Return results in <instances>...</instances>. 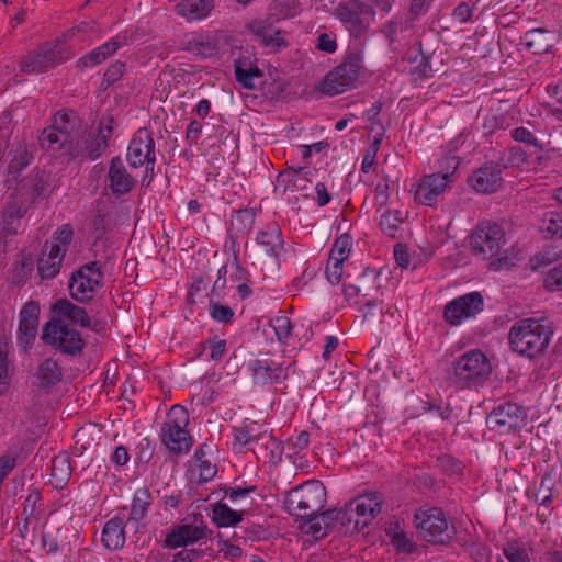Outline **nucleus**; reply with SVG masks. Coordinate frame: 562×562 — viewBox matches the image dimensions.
Wrapping results in <instances>:
<instances>
[{"label": "nucleus", "instance_id": "nucleus-23", "mask_svg": "<svg viewBox=\"0 0 562 562\" xmlns=\"http://www.w3.org/2000/svg\"><path fill=\"white\" fill-rule=\"evenodd\" d=\"M333 509H327L300 519L297 522L302 533L313 537L319 541L333 532H337V527L333 518Z\"/></svg>", "mask_w": 562, "mask_h": 562}, {"label": "nucleus", "instance_id": "nucleus-64", "mask_svg": "<svg viewBox=\"0 0 562 562\" xmlns=\"http://www.w3.org/2000/svg\"><path fill=\"white\" fill-rule=\"evenodd\" d=\"M209 285V281L204 276H193L191 286L188 291V301L191 304H195V297L199 296L202 292L206 291Z\"/></svg>", "mask_w": 562, "mask_h": 562}, {"label": "nucleus", "instance_id": "nucleus-55", "mask_svg": "<svg viewBox=\"0 0 562 562\" xmlns=\"http://www.w3.org/2000/svg\"><path fill=\"white\" fill-rule=\"evenodd\" d=\"M33 271V262L31 258H22L16 261L12 271V280L15 284L26 282Z\"/></svg>", "mask_w": 562, "mask_h": 562}, {"label": "nucleus", "instance_id": "nucleus-27", "mask_svg": "<svg viewBox=\"0 0 562 562\" xmlns=\"http://www.w3.org/2000/svg\"><path fill=\"white\" fill-rule=\"evenodd\" d=\"M102 285L103 279L77 270L71 273L68 283L71 297L80 303L90 302L94 292Z\"/></svg>", "mask_w": 562, "mask_h": 562}, {"label": "nucleus", "instance_id": "nucleus-37", "mask_svg": "<svg viewBox=\"0 0 562 562\" xmlns=\"http://www.w3.org/2000/svg\"><path fill=\"white\" fill-rule=\"evenodd\" d=\"M214 9V0H182L176 5L179 15L189 21L202 20Z\"/></svg>", "mask_w": 562, "mask_h": 562}, {"label": "nucleus", "instance_id": "nucleus-22", "mask_svg": "<svg viewBox=\"0 0 562 562\" xmlns=\"http://www.w3.org/2000/svg\"><path fill=\"white\" fill-rule=\"evenodd\" d=\"M502 172L499 164L486 162L473 171L468 183L479 193H493L502 187Z\"/></svg>", "mask_w": 562, "mask_h": 562}, {"label": "nucleus", "instance_id": "nucleus-11", "mask_svg": "<svg viewBox=\"0 0 562 562\" xmlns=\"http://www.w3.org/2000/svg\"><path fill=\"white\" fill-rule=\"evenodd\" d=\"M50 172L38 167L20 179L14 191L9 195L20 204L32 207L37 201L50 194Z\"/></svg>", "mask_w": 562, "mask_h": 562}, {"label": "nucleus", "instance_id": "nucleus-45", "mask_svg": "<svg viewBox=\"0 0 562 562\" xmlns=\"http://www.w3.org/2000/svg\"><path fill=\"white\" fill-rule=\"evenodd\" d=\"M436 467L448 476H460L465 468L461 460L447 453L437 457Z\"/></svg>", "mask_w": 562, "mask_h": 562}, {"label": "nucleus", "instance_id": "nucleus-18", "mask_svg": "<svg viewBox=\"0 0 562 562\" xmlns=\"http://www.w3.org/2000/svg\"><path fill=\"white\" fill-rule=\"evenodd\" d=\"M41 307L37 301H27L19 313L18 345L23 351H27L34 344L38 324Z\"/></svg>", "mask_w": 562, "mask_h": 562}, {"label": "nucleus", "instance_id": "nucleus-58", "mask_svg": "<svg viewBox=\"0 0 562 562\" xmlns=\"http://www.w3.org/2000/svg\"><path fill=\"white\" fill-rule=\"evenodd\" d=\"M271 326L279 341H284L291 334L292 324L286 316H277L271 319Z\"/></svg>", "mask_w": 562, "mask_h": 562}, {"label": "nucleus", "instance_id": "nucleus-42", "mask_svg": "<svg viewBox=\"0 0 562 562\" xmlns=\"http://www.w3.org/2000/svg\"><path fill=\"white\" fill-rule=\"evenodd\" d=\"M540 231L546 238H562V212H546L541 220Z\"/></svg>", "mask_w": 562, "mask_h": 562}, {"label": "nucleus", "instance_id": "nucleus-15", "mask_svg": "<svg viewBox=\"0 0 562 562\" xmlns=\"http://www.w3.org/2000/svg\"><path fill=\"white\" fill-rule=\"evenodd\" d=\"M210 535L211 530L203 519L195 516L191 521L183 519L180 524L173 526L166 536L164 547L168 549L187 547L206 539Z\"/></svg>", "mask_w": 562, "mask_h": 562}, {"label": "nucleus", "instance_id": "nucleus-7", "mask_svg": "<svg viewBox=\"0 0 562 562\" xmlns=\"http://www.w3.org/2000/svg\"><path fill=\"white\" fill-rule=\"evenodd\" d=\"M414 522L418 535L429 543L448 544L456 536V527L439 507L416 510Z\"/></svg>", "mask_w": 562, "mask_h": 562}, {"label": "nucleus", "instance_id": "nucleus-50", "mask_svg": "<svg viewBox=\"0 0 562 562\" xmlns=\"http://www.w3.org/2000/svg\"><path fill=\"white\" fill-rule=\"evenodd\" d=\"M352 238L348 233L341 234L338 236L330 249L329 257H336L337 259H341L345 261L348 259L351 252Z\"/></svg>", "mask_w": 562, "mask_h": 562}, {"label": "nucleus", "instance_id": "nucleus-31", "mask_svg": "<svg viewBox=\"0 0 562 562\" xmlns=\"http://www.w3.org/2000/svg\"><path fill=\"white\" fill-rule=\"evenodd\" d=\"M52 318H59L66 322V319L70 321L72 324L80 325L81 327H90L91 318L88 315L87 311L71 303L67 299H59L54 304H52Z\"/></svg>", "mask_w": 562, "mask_h": 562}, {"label": "nucleus", "instance_id": "nucleus-38", "mask_svg": "<svg viewBox=\"0 0 562 562\" xmlns=\"http://www.w3.org/2000/svg\"><path fill=\"white\" fill-rule=\"evenodd\" d=\"M212 514V520L217 527L236 526L244 517L243 510H234L222 501L213 505Z\"/></svg>", "mask_w": 562, "mask_h": 562}, {"label": "nucleus", "instance_id": "nucleus-25", "mask_svg": "<svg viewBox=\"0 0 562 562\" xmlns=\"http://www.w3.org/2000/svg\"><path fill=\"white\" fill-rule=\"evenodd\" d=\"M256 243L263 249L268 257L276 260H279L281 254L284 251L282 229L274 221L267 223L258 231Z\"/></svg>", "mask_w": 562, "mask_h": 562}, {"label": "nucleus", "instance_id": "nucleus-41", "mask_svg": "<svg viewBox=\"0 0 562 562\" xmlns=\"http://www.w3.org/2000/svg\"><path fill=\"white\" fill-rule=\"evenodd\" d=\"M255 218L256 212L252 209L238 210L232 215L228 231L244 236L252 229Z\"/></svg>", "mask_w": 562, "mask_h": 562}, {"label": "nucleus", "instance_id": "nucleus-43", "mask_svg": "<svg viewBox=\"0 0 562 562\" xmlns=\"http://www.w3.org/2000/svg\"><path fill=\"white\" fill-rule=\"evenodd\" d=\"M109 147V143L95 133L89 134L83 140V149L79 151L80 156H86L89 160H97Z\"/></svg>", "mask_w": 562, "mask_h": 562}, {"label": "nucleus", "instance_id": "nucleus-51", "mask_svg": "<svg viewBox=\"0 0 562 562\" xmlns=\"http://www.w3.org/2000/svg\"><path fill=\"white\" fill-rule=\"evenodd\" d=\"M201 347L203 350L210 349L209 357L212 361H220L227 351L226 340L218 338L216 335L209 337L203 342H201Z\"/></svg>", "mask_w": 562, "mask_h": 562}, {"label": "nucleus", "instance_id": "nucleus-20", "mask_svg": "<svg viewBox=\"0 0 562 562\" xmlns=\"http://www.w3.org/2000/svg\"><path fill=\"white\" fill-rule=\"evenodd\" d=\"M106 182L111 193L117 199L132 192L137 184L136 178L127 171L120 156L110 160Z\"/></svg>", "mask_w": 562, "mask_h": 562}, {"label": "nucleus", "instance_id": "nucleus-53", "mask_svg": "<svg viewBox=\"0 0 562 562\" xmlns=\"http://www.w3.org/2000/svg\"><path fill=\"white\" fill-rule=\"evenodd\" d=\"M510 136L514 140L524 143L528 146L535 147L538 151L543 150L542 144L539 143L532 132L525 126H518L510 131Z\"/></svg>", "mask_w": 562, "mask_h": 562}, {"label": "nucleus", "instance_id": "nucleus-46", "mask_svg": "<svg viewBox=\"0 0 562 562\" xmlns=\"http://www.w3.org/2000/svg\"><path fill=\"white\" fill-rule=\"evenodd\" d=\"M403 222L402 212L401 211H391L386 210L380 218L379 225L381 231L391 237H394L397 233L400 225Z\"/></svg>", "mask_w": 562, "mask_h": 562}, {"label": "nucleus", "instance_id": "nucleus-14", "mask_svg": "<svg viewBox=\"0 0 562 562\" xmlns=\"http://www.w3.org/2000/svg\"><path fill=\"white\" fill-rule=\"evenodd\" d=\"M126 160L132 168L146 167L151 170L156 165L155 139L153 133L146 128H138L130 140Z\"/></svg>", "mask_w": 562, "mask_h": 562}, {"label": "nucleus", "instance_id": "nucleus-3", "mask_svg": "<svg viewBox=\"0 0 562 562\" xmlns=\"http://www.w3.org/2000/svg\"><path fill=\"white\" fill-rule=\"evenodd\" d=\"M492 373V364L487 356L480 349L468 350L451 362L448 378L457 389H477Z\"/></svg>", "mask_w": 562, "mask_h": 562}, {"label": "nucleus", "instance_id": "nucleus-26", "mask_svg": "<svg viewBox=\"0 0 562 562\" xmlns=\"http://www.w3.org/2000/svg\"><path fill=\"white\" fill-rule=\"evenodd\" d=\"M65 249L56 243L46 241L37 260V272L42 279H54L60 271Z\"/></svg>", "mask_w": 562, "mask_h": 562}, {"label": "nucleus", "instance_id": "nucleus-30", "mask_svg": "<svg viewBox=\"0 0 562 562\" xmlns=\"http://www.w3.org/2000/svg\"><path fill=\"white\" fill-rule=\"evenodd\" d=\"M256 445L252 451L256 453L257 458L262 459L265 463L277 465L282 461L284 450L283 442L277 439L272 434H268L266 430L260 432Z\"/></svg>", "mask_w": 562, "mask_h": 562}, {"label": "nucleus", "instance_id": "nucleus-2", "mask_svg": "<svg viewBox=\"0 0 562 562\" xmlns=\"http://www.w3.org/2000/svg\"><path fill=\"white\" fill-rule=\"evenodd\" d=\"M553 329L546 318H522L510 327L508 341L513 351L533 359L547 350Z\"/></svg>", "mask_w": 562, "mask_h": 562}, {"label": "nucleus", "instance_id": "nucleus-44", "mask_svg": "<svg viewBox=\"0 0 562 562\" xmlns=\"http://www.w3.org/2000/svg\"><path fill=\"white\" fill-rule=\"evenodd\" d=\"M186 50L189 53L207 58L216 54L217 47L213 41L203 36H194L187 42Z\"/></svg>", "mask_w": 562, "mask_h": 562}, {"label": "nucleus", "instance_id": "nucleus-47", "mask_svg": "<svg viewBox=\"0 0 562 562\" xmlns=\"http://www.w3.org/2000/svg\"><path fill=\"white\" fill-rule=\"evenodd\" d=\"M71 475L70 461L67 454H59L52 460V476L59 483L68 482Z\"/></svg>", "mask_w": 562, "mask_h": 562}, {"label": "nucleus", "instance_id": "nucleus-28", "mask_svg": "<svg viewBox=\"0 0 562 562\" xmlns=\"http://www.w3.org/2000/svg\"><path fill=\"white\" fill-rule=\"evenodd\" d=\"M126 44V36L116 35L108 42L93 48L77 60V68H92L100 65L109 57L113 56L121 47Z\"/></svg>", "mask_w": 562, "mask_h": 562}, {"label": "nucleus", "instance_id": "nucleus-36", "mask_svg": "<svg viewBox=\"0 0 562 562\" xmlns=\"http://www.w3.org/2000/svg\"><path fill=\"white\" fill-rule=\"evenodd\" d=\"M366 5L361 2L339 3L336 8V16L348 27L357 33L364 31L361 14L364 12Z\"/></svg>", "mask_w": 562, "mask_h": 562}, {"label": "nucleus", "instance_id": "nucleus-5", "mask_svg": "<svg viewBox=\"0 0 562 562\" xmlns=\"http://www.w3.org/2000/svg\"><path fill=\"white\" fill-rule=\"evenodd\" d=\"M41 339L55 351L71 358L80 357L87 345L80 331L59 318H50L44 324Z\"/></svg>", "mask_w": 562, "mask_h": 562}, {"label": "nucleus", "instance_id": "nucleus-59", "mask_svg": "<svg viewBox=\"0 0 562 562\" xmlns=\"http://www.w3.org/2000/svg\"><path fill=\"white\" fill-rule=\"evenodd\" d=\"M503 553L509 562H530L527 551L516 542L507 543L503 548Z\"/></svg>", "mask_w": 562, "mask_h": 562}, {"label": "nucleus", "instance_id": "nucleus-56", "mask_svg": "<svg viewBox=\"0 0 562 562\" xmlns=\"http://www.w3.org/2000/svg\"><path fill=\"white\" fill-rule=\"evenodd\" d=\"M543 286L550 292L562 291V263L554 266L546 273Z\"/></svg>", "mask_w": 562, "mask_h": 562}, {"label": "nucleus", "instance_id": "nucleus-35", "mask_svg": "<svg viewBox=\"0 0 562 562\" xmlns=\"http://www.w3.org/2000/svg\"><path fill=\"white\" fill-rule=\"evenodd\" d=\"M251 32L260 40L265 47L279 50L281 47H286V42L281 36L279 30H274L267 21H255L250 24Z\"/></svg>", "mask_w": 562, "mask_h": 562}, {"label": "nucleus", "instance_id": "nucleus-17", "mask_svg": "<svg viewBox=\"0 0 562 562\" xmlns=\"http://www.w3.org/2000/svg\"><path fill=\"white\" fill-rule=\"evenodd\" d=\"M451 161L454 162L453 170H456L459 162L456 161L454 157L451 158ZM453 175L454 171L424 176L415 190V200L427 206L437 204L438 198L443 193Z\"/></svg>", "mask_w": 562, "mask_h": 562}, {"label": "nucleus", "instance_id": "nucleus-19", "mask_svg": "<svg viewBox=\"0 0 562 562\" xmlns=\"http://www.w3.org/2000/svg\"><path fill=\"white\" fill-rule=\"evenodd\" d=\"M38 143L42 149L46 151L68 156L72 159L80 156L72 138H69L68 132H60L56 126L45 127L38 136Z\"/></svg>", "mask_w": 562, "mask_h": 562}, {"label": "nucleus", "instance_id": "nucleus-4", "mask_svg": "<svg viewBox=\"0 0 562 562\" xmlns=\"http://www.w3.org/2000/svg\"><path fill=\"white\" fill-rule=\"evenodd\" d=\"M67 34L46 41L36 48L29 50L19 61V70L24 75H41L66 63L74 56L71 47L66 43Z\"/></svg>", "mask_w": 562, "mask_h": 562}, {"label": "nucleus", "instance_id": "nucleus-29", "mask_svg": "<svg viewBox=\"0 0 562 562\" xmlns=\"http://www.w3.org/2000/svg\"><path fill=\"white\" fill-rule=\"evenodd\" d=\"M30 207L20 204L12 198H8L5 207L1 215V233L4 236H15L24 232L23 217Z\"/></svg>", "mask_w": 562, "mask_h": 562}, {"label": "nucleus", "instance_id": "nucleus-52", "mask_svg": "<svg viewBox=\"0 0 562 562\" xmlns=\"http://www.w3.org/2000/svg\"><path fill=\"white\" fill-rule=\"evenodd\" d=\"M126 65L123 61L116 60L111 64L103 74L101 87L108 89L110 86L117 82L124 75Z\"/></svg>", "mask_w": 562, "mask_h": 562}, {"label": "nucleus", "instance_id": "nucleus-54", "mask_svg": "<svg viewBox=\"0 0 562 562\" xmlns=\"http://www.w3.org/2000/svg\"><path fill=\"white\" fill-rule=\"evenodd\" d=\"M507 117L504 114H487L482 124L484 136L494 134L499 130H506Z\"/></svg>", "mask_w": 562, "mask_h": 562}, {"label": "nucleus", "instance_id": "nucleus-60", "mask_svg": "<svg viewBox=\"0 0 562 562\" xmlns=\"http://www.w3.org/2000/svg\"><path fill=\"white\" fill-rule=\"evenodd\" d=\"M276 10L282 19L294 18L301 12V3L299 0H279Z\"/></svg>", "mask_w": 562, "mask_h": 562}, {"label": "nucleus", "instance_id": "nucleus-16", "mask_svg": "<svg viewBox=\"0 0 562 562\" xmlns=\"http://www.w3.org/2000/svg\"><path fill=\"white\" fill-rule=\"evenodd\" d=\"M555 482L553 480L552 471H546L539 484L533 483L528 486L525 495L527 499L535 502L542 510L538 509L537 520L544 524L551 515L553 508L551 507L554 501Z\"/></svg>", "mask_w": 562, "mask_h": 562}, {"label": "nucleus", "instance_id": "nucleus-39", "mask_svg": "<svg viewBox=\"0 0 562 562\" xmlns=\"http://www.w3.org/2000/svg\"><path fill=\"white\" fill-rule=\"evenodd\" d=\"M262 76V71L251 61L238 59L235 61V78L246 89H252L254 78Z\"/></svg>", "mask_w": 562, "mask_h": 562}, {"label": "nucleus", "instance_id": "nucleus-1", "mask_svg": "<svg viewBox=\"0 0 562 562\" xmlns=\"http://www.w3.org/2000/svg\"><path fill=\"white\" fill-rule=\"evenodd\" d=\"M384 496L380 492H367L340 508H331L337 532L347 535L360 532L381 513Z\"/></svg>", "mask_w": 562, "mask_h": 562}, {"label": "nucleus", "instance_id": "nucleus-10", "mask_svg": "<svg viewBox=\"0 0 562 562\" xmlns=\"http://www.w3.org/2000/svg\"><path fill=\"white\" fill-rule=\"evenodd\" d=\"M505 244V232L495 222L480 223L470 236L471 249L474 256L482 260L499 257Z\"/></svg>", "mask_w": 562, "mask_h": 562}, {"label": "nucleus", "instance_id": "nucleus-32", "mask_svg": "<svg viewBox=\"0 0 562 562\" xmlns=\"http://www.w3.org/2000/svg\"><path fill=\"white\" fill-rule=\"evenodd\" d=\"M34 378L38 389L49 390L61 381L63 369L57 360L47 358L40 363Z\"/></svg>", "mask_w": 562, "mask_h": 562}, {"label": "nucleus", "instance_id": "nucleus-61", "mask_svg": "<svg viewBox=\"0 0 562 562\" xmlns=\"http://www.w3.org/2000/svg\"><path fill=\"white\" fill-rule=\"evenodd\" d=\"M74 237V229L70 224H64L60 227H58L54 235H53V241L56 243L59 246H61V249H65V254L68 250V246L70 245Z\"/></svg>", "mask_w": 562, "mask_h": 562}, {"label": "nucleus", "instance_id": "nucleus-33", "mask_svg": "<svg viewBox=\"0 0 562 562\" xmlns=\"http://www.w3.org/2000/svg\"><path fill=\"white\" fill-rule=\"evenodd\" d=\"M524 45L528 50L533 54H546L551 52L554 46L555 36L554 33L543 29H533L525 33Z\"/></svg>", "mask_w": 562, "mask_h": 562}, {"label": "nucleus", "instance_id": "nucleus-12", "mask_svg": "<svg viewBox=\"0 0 562 562\" xmlns=\"http://www.w3.org/2000/svg\"><path fill=\"white\" fill-rule=\"evenodd\" d=\"M526 409L513 402H503L493 407L486 417L490 430L501 435L514 432L526 424Z\"/></svg>", "mask_w": 562, "mask_h": 562}, {"label": "nucleus", "instance_id": "nucleus-24", "mask_svg": "<svg viewBox=\"0 0 562 562\" xmlns=\"http://www.w3.org/2000/svg\"><path fill=\"white\" fill-rule=\"evenodd\" d=\"M126 506L119 509V513L109 519L101 533L102 544L110 551L120 550L125 544V527L128 524L126 520Z\"/></svg>", "mask_w": 562, "mask_h": 562}, {"label": "nucleus", "instance_id": "nucleus-6", "mask_svg": "<svg viewBox=\"0 0 562 562\" xmlns=\"http://www.w3.org/2000/svg\"><path fill=\"white\" fill-rule=\"evenodd\" d=\"M326 502V490L318 481L304 483L288 491L284 498V508L295 517V521L304 519L321 512Z\"/></svg>", "mask_w": 562, "mask_h": 562}, {"label": "nucleus", "instance_id": "nucleus-49", "mask_svg": "<svg viewBox=\"0 0 562 562\" xmlns=\"http://www.w3.org/2000/svg\"><path fill=\"white\" fill-rule=\"evenodd\" d=\"M259 434H254V425H243L240 427L234 428V447L238 449L239 452L250 442H257Z\"/></svg>", "mask_w": 562, "mask_h": 562}, {"label": "nucleus", "instance_id": "nucleus-34", "mask_svg": "<svg viewBox=\"0 0 562 562\" xmlns=\"http://www.w3.org/2000/svg\"><path fill=\"white\" fill-rule=\"evenodd\" d=\"M153 497L148 488H138L132 498L131 509L126 520L138 530L140 522L147 517Z\"/></svg>", "mask_w": 562, "mask_h": 562}, {"label": "nucleus", "instance_id": "nucleus-48", "mask_svg": "<svg viewBox=\"0 0 562 562\" xmlns=\"http://www.w3.org/2000/svg\"><path fill=\"white\" fill-rule=\"evenodd\" d=\"M209 314L213 321L221 324H231L235 316V312L232 307L215 302L212 296H210L209 302Z\"/></svg>", "mask_w": 562, "mask_h": 562}, {"label": "nucleus", "instance_id": "nucleus-21", "mask_svg": "<svg viewBox=\"0 0 562 562\" xmlns=\"http://www.w3.org/2000/svg\"><path fill=\"white\" fill-rule=\"evenodd\" d=\"M247 370L257 385L278 384L288 378L286 370L271 359H252L247 363Z\"/></svg>", "mask_w": 562, "mask_h": 562}, {"label": "nucleus", "instance_id": "nucleus-63", "mask_svg": "<svg viewBox=\"0 0 562 562\" xmlns=\"http://www.w3.org/2000/svg\"><path fill=\"white\" fill-rule=\"evenodd\" d=\"M470 557L475 562H490L491 548L483 542H472L468 548Z\"/></svg>", "mask_w": 562, "mask_h": 562}, {"label": "nucleus", "instance_id": "nucleus-40", "mask_svg": "<svg viewBox=\"0 0 562 562\" xmlns=\"http://www.w3.org/2000/svg\"><path fill=\"white\" fill-rule=\"evenodd\" d=\"M12 156L8 166L9 173L19 175L34 160V154L25 144H19L10 151Z\"/></svg>", "mask_w": 562, "mask_h": 562}, {"label": "nucleus", "instance_id": "nucleus-9", "mask_svg": "<svg viewBox=\"0 0 562 562\" xmlns=\"http://www.w3.org/2000/svg\"><path fill=\"white\" fill-rule=\"evenodd\" d=\"M189 413L181 405H173L160 427V440L169 452L180 456L188 453L193 440L188 431Z\"/></svg>", "mask_w": 562, "mask_h": 562}, {"label": "nucleus", "instance_id": "nucleus-57", "mask_svg": "<svg viewBox=\"0 0 562 562\" xmlns=\"http://www.w3.org/2000/svg\"><path fill=\"white\" fill-rule=\"evenodd\" d=\"M344 262L341 259H337L336 257H328L325 274L331 284H338L341 280L344 273Z\"/></svg>", "mask_w": 562, "mask_h": 562}, {"label": "nucleus", "instance_id": "nucleus-62", "mask_svg": "<svg viewBox=\"0 0 562 562\" xmlns=\"http://www.w3.org/2000/svg\"><path fill=\"white\" fill-rule=\"evenodd\" d=\"M278 184H284V192L288 188H302L301 183L305 181V179L301 176L300 170L295 171H283L278 176Z\"/></svg>", "mask_w": 562, "mask_h": 562}, {"label": "nucleus", "instance_id": "nucleus-13", "mask_svg": "<svg viewBox=\"0 0 562 562\" xmlns=\"http://www.w3.org/2000/svg\"><path fill=\"white\" fill-rule=\"evenodd\" d=\"M485 306L483 295L477 292H469L449 301L445 307L442 317L450 326H460L462 323L475 318Z\"/></svg>", "mask_w": 562, "mask_h": 562}, {"label": "nucleus", "instance_id": "nucleus-8", "mask_svg": "<svg viewBox=\"0 0 562 562\" xmlns=\"http://www.w3.org/2000/svg\"><path fill=\"white\" fill-rule=\"evenodd\" d=\"M362 68V53L349 48L344 60L323 79L321 83L322 92L333 97L355 88Z\"/></svg>", "mask_w": 562, "mask_h": 562}]
</instances>
